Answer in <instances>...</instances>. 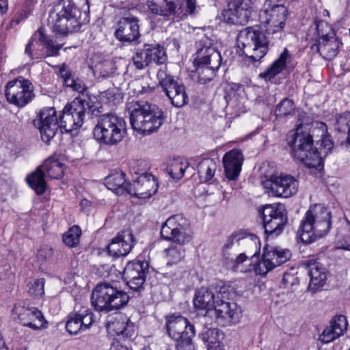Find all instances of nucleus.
Returning a JSON list of instances; mask_svg holds the SVG:
<instances>
[{"label":"nucleus","mask_w":350,"mask_h":350,"mask_svg":"<svg viewBox=\"0 0 350 350\" xmlns=\"http://www.w3.org/2000/svg\"><path fill=\"white\" fill-rule=\"evenodd\" d=\"M86 96L81 95V97H76L70 104L66 105L59 116V122L55 108H44L40 111L34 124L38 128L43 142L49 143L59 128L69 133L82 126L85 113L94 107L90 100L85 99Z\"/></svg>","instance_id":"1"},{"label":"nucleus","mask_w":350,"mask_h":350,"mask_svg":"<svg viewBox=\"0 0 350 350\" xmlns=\"http://www.w3.org/2000/svg\"><path fill=\"white\" fill-rule=\"evenodd\" d=\"M313 136L310 133L301 131L299 126L288 144L294 159L299 160L304 166L321 172L323 170V159L333 148L329 136L325 135L313 144Z\"/></svg>","instance_id":"2"},{"label":"nucleus","mask_w":350,"mask_h":350,"mask_svg":"<svg viewBox=\"0 0 350 350\" xmlns=\"http://www.w3.org/2000/svg\"><path fill=\"white\" fill-rule=\"evenodd\" d=\"M284 33L280 28L267 27L263 32L258 26L242 29L237 36V46L252 62L260 61L269 46L280 42Z\"/></svg>","instance_id":"3"},{"label":"nucleus","mask_w":350,"mask_h":350,"mask_svg":"<svg viewBox=\"0 0 350 350\" xmlns=\"http://www.w3.org/2000/svg\"><path fill=\"white\" fill-rule=\"evenodd\" d=\"M89 11L88 0H59L49 12L48 21L54 31L66 35L78 31Z\"/></svg>","instance_id":"4"},{"label":"nucleus","mask_w":350,"mask_h":350,"mask_svg":"<svg viewBox=\"0 0 350 350\" xmlns=\"http://www.w3.org/2000/svg\"><path fill=\"white\" fill-rule=\"evenodd\" d=\"M130 122L133 129L144 135L156 131L163 124V113L157 105L147 102H131L127 104Z\"/></svg>","instance_id":"5"},{"label":"nucleus","mask_w":350,"mask_h":350,"mask_svg":"<svg viewBox=\"0 0 350 350\" xmlns=\"http://www.w3.org/2000/svg\"><path fill=\"white\" fill-rule=\"evenodd\" d=\"M330 228L331 211L322 204H315L306 213L298 233L303 242L310 243L325 235Z\"/></svg>","instance_id":"6"},{"label":"nucleus","mask_w":350,"mask_h":350,"mask_svg":"<svg viewBox=\"0 0 350 350\" xmlns=\"http://www.w3.org/2000/svg\"><path fill=\"white\" fill-rule=\"evenodd\" d=\"M193 64L195 70H192L191 77L199 83L205 84L215 77V72L221 63L220 53L213 46L211 42L206 39L198 44Z\"/></svg>","instance_id":"7"},{"label":"nucleus","mask_w":350,"mask_h":350,"mask_svg":"<svg viewBox=\"0 0 350 350\" xmlns=\"http://www.w3.org/2000/svg\"><path fill=\"white\" fill-rule=\"evenodd\" d=\"M126 131V122L122 118L106 113L98 118L93 134L100 144L114 146L122 140Z\"/></svg>","instance_id":"8"},{"label":"nucleus","mask_w":350,"mask_h":350,"mask_svg":"<svg viewBox=\"0 0 350 350\" xmlns=\"http://www.w3.org/2000/svg\"><path fill=\"white\" fill-rule=\"evenodd\" d=\"M128 294L108 282L98 284L91 295V303L98 311L110 312L126 306Z\"/></svg>","instance_id":"9"},{"label":"nucleus","mask_w":350,"mask_h":350,"mask_svg":"<svg viewBox=\"0 0 350 350\" xmlns=\"http://www.w3.org/2000/svg\"><path fill=\"white\" fill-rule=\"evenodd\" d=\"M169 336L176 342L178 350H195L192 338L196 334L194 325L183 316L172 315L166 322Z\"/></svg>","instance_id":"10"},{"label":"nucleus","mask_w":350,"mask_h":350,"mask_svg":"<svg viewBox=\"0 0 350 350\" xmlns=\"http://www.w3.org/2000/svg\"><path fill=\"white\" fill-rule=\"evenodd\" d=\"M240 244L247 247L251 250L249 253L251 257L260 253V242L258 237L254 234L241 230L234 232L227 238L222 249L224 259L232 262V256L238 252L237 248Z\"/></svg>","instance_id":"11"},{"label":"nucleus","mask_w":350,"mask_h":350,"mask_svg":"<svg viewBox=\"0 0 350 350\" xmlns=\"http://www.w3.org/2000/svg\"><path fill=\"white\" fill-rule=\"evenodd\" d=\"M265 233L274 239L280 235L287 223V215L283 204H266L261 212Z\"/></svg>","instance_id":"12"},{"label":"nucleus","mask_w":350,"mask_h":350,"mask_svg":"<svg viewBox=\"0 0 350 350\" xmlns=\"http://www.w3.org/2000/svg\"><path fill=\"white\" fill-rule=\"evenodd\" d=\"M266 180L262 182L267 193L280 198H289L295 195L299 187L298 180L290 174H281L280 176L275 174L268 175L265 174Z\"/></svg>","instance_id":"13"},{"label":"nucleus","mask_w":350,"mask_h":350,"mask_svg":"<svg viewBox=\"0 0 350 350\" xmlns=\"http://www.w3.org/2000/svg\"><path fill=\"white\" fill-rule=\"evenodd\" d=\"M7 100L18 107H23L35 97L32 83L22 77L9 81L5 86Z\"/></svg>","instance_id":"14"},{"label":"nucleus","mask_w":350,"mask_h":350,"mask_svg":"<svg viewBox=\"0 0 350 350\" xmlns=\"http://www.w3.org/2000/svg\"><path fill=\"white\" fill-rule=\"evenodd\" d=\"M161 235L164 239L176 243H189L191 239L189 222L182 215L171 216L163 224Z\"/></svg>","instance_id":"15"},{"label":"nucleus","mask_w":350,"mask_h":350,"mask_svg":"<svg viewBox=\"0 0 350 350\" xmlns=\"http://www.w3.org/2000/svg\"><path fill=\"white\" fill-rule=\"evenodd\" d=\"M157 79L174 106L181 107L188 103L189 97L184 85L174 80V77L167 72L165 66L158 70Z\"/></svg>","instance_id":"16"},{"label":"nucleus","mask_w":350,"mask_h":350,"mask_svg":"<svg viewBox=\"0 0 350 350\" xmlns=\"http://www.w3.org/2000/svg\"><path fill=\"white\" fill-rule=\"evenodd\" d=\"M255 14L254 3L251 0H232L227 9L223 12L225 22L235 25H245Z\"/></svg>","instance_id":"17"},{"label":"nucleus","mask_w":350,"mask_h":350,"mask_svg":"<svg viewBox=\"0 0 350 350\" xmlns=\"http://www.w3.org/2000/svg\"><path fill=\"white\" fill-rule=\"evenodd\" d=\"M291 257L290 250L280 247H266L262 258L256 267V272L265 275L275 267L288 261Z\"/></svg>","instance_id":"18"},{"label":"nucleus","mask_w":350,"mask_h":350,"mask_svg":"<svg viewBox=\"0 0 350 350\" xmlns=\"http://www.w3.org/2000/svg\"><path fill=\"white\" fill-rule=\"evenodd\" d=\"M12 313L14 318H18L20 323L24 326L35 330L46 327L47 322L44 321L42 313L37 308L16 304Z\"/></svg>","instance_id":"19"},{"label":"nucleus","mask_w":350,"mask_h":350,"mask_svg":"<svg viewBox=\"0 0 350 350\" xmlns=\"http://www.w3.org/2000/svg\"><path fill=\"white\" fill-rule=\"evenodd\" d=\"M139 22L137 17L131 14L122 17L116 24V39L122 42H137L141 36Z\"/></svg>","instance_id":"20"},{"label":"nucleus","mask_w":350,"mask_h":350,"mask_svg":"<svg viewBox=\"0 0 350 350\" xmlns=\"http://www.w3.org/2000/svg\"><path fill=\"white\" fill-rule=\"evenodd\" d=\"M148 264L144 261H133L127 263L123 271V278L130 288L139 290L146 281Z\"/></svg>","instance_id":"21"},{"label":"nucleus","mask_w":350,"mask_h":350,"mask_svg":"<svg viewBox=\"0 0 350 350\" xmlns=\"http://www.w3.org/2000/svg\"><path fill=\"white\" fill-rule=\"evenodd\" d=\"M158 187L155 177L144 173L138 176L133 184H129L128 193L139 198H148L157 191Z\"/></svg>","instance_id":"22"},{"label":"nucleus","mask_w":350,"mask_h":350,"mask_svg":"<svg viewBox=\"0 0 350 350\" xmlns=\"http://www.w3.org/2000/svg\"><path fill=\"white\" fill-rule=\"evenodd\" d=\"M135 243L133 234L130 230H123L113 238L108 245L111 256H125L129 254Z\"/></svg>","instance_id":"23"},{"label":"nucleus","mask_w":350,"mask_h":350,"mask_svg":"<svg viewBox=\"0 0 350 350\" xmlns=\"http://www.w3.org/2000/svg\"><path fill=\"white\" fill-rule=\"evenodd\" d=\"M303 264L310 278L308 289L315 292L325 284L327 276V269L314 258L304 260Z\"/></svg>","instance_id":"24"},{"label":"nucleus","mask_w":350,"mask_h":350,"mask_svg":"<svg viewBox=\"0 0 350 350\" xmlns=\"http://www.w3.org/2000/svg\"><path fill=\"white\" fill-rule=\"evenodd\" d=\"M217 301L212 312L217 319H221L226 323H237L242 316V310L234 302H227L219 299L217 296Z\"/></svg>","instance_id":"25"},{"label":"nucleus","mask_w":350,"mask_h":350,"mask_svg":"<svg viewBox=\"0 0 350 350\" xmlns=\"http://www.w3.org/2000/svg\"><path fill=\"white\" fill-rule=\"evenodd\" d=\"M109 332L119 339L131 338L135 334L134 324L124 315L118 314L106 324Z\"/></svg>","instance_id":"26"},{"label":"nucleus","mask_w":350,"mask_h":350,"mask_svg":"<svg viewBox=\"0 0 350 350\" xmlns=\"http://www.w3.org/2000/svg\"><path fill=\"white\" fill-rule=\"evenodd\" d=\"M243 159L242 152L237 149H232L224 154L222 161L227 178L234 180L239 176Z\"/></svg>","instance_id":"27"},{"label":"nucleus","mask_w":350,"mask_h":350,"mask_svg":"<svg viewBox=\"0 0 350 350\" xmlns=\"http://www.w3.org/2000/svg\"><path fill=\"white\" fill-rule=\"evenodd\" d=\"M347 321L344 315L334 317L329 325L327 326L319 336V340L323 343H329L342 336L347 329Z\"/></svg>","instance_id":"28"},{"label":"nucleus","mask_w":350,"mask_h":350,"mask_svg":"<svg viewBox=\"0 0 350 350\" xmlns=\"http://www.w3.org/2000/svg\"><path fill=\"white\" fill-rule=\"evenodd\" d=\"M287 14L288 11L286 7L282 5H275L270 9H266L260 16L268 27L280 28L283 30L286 25Z\"/></svg>","instance_id":"29"},{"label":"nucleus","mask_w":350,"mask_h":350,"mask_svg":"<svg viewBox=\"0 0 350 350\" xmlns=\"http://www.w3.org/2000/svg\"><path fill=\"white\" fill-rule=\"evenodd\" d=\"M181 0H148L149 10L154 14L163 17L175 15L180 10Z\"/></svg>","instance_id":"30"},{"label":"nucleus","mask_w":350,"mask_h":350,"mask_svg":"<svg viewBox=\"0 0 350 350\" xmlns=\"http://www.w3.org/2000/svg\"><path fill=\"white\" fill-rule=\"evenodd\" d=\"M59 75L63 79V82L66 87L72 88L74 91L79 92L77 97H81V95L87 96L85 98L86 100H90L92 105L94 102L92 100L91 96L88 93V88L85 87L83 81L79 79H75L72 72L68 69L65 64L59 66Z\"/></svg>","instance_id":"31"},{"label":"nucleus","mask_w":350,"mask_h":350,"mask_svg":"<svg viewBox=\"0 0 350 350\" xmlns=\"http://www.w3.org/2000/svg\"><path fill=\"white\" fill-rule=\"evenodd\" d=\"M217 301L214 292L210 289L201 288L195 295L193 304L196 308L200 310H206L208 312H211L215 305Z\"/></svg>","instance_id":"32"},{"label":"nucleus","mask_w":350,"mask_h":350,"mask_svg":"<svg viewBox=\"0 0 350 350\" xmlns=\"http://www.w3.org/2000/svg\"><path fill=\"white\" fill-rule=\"evenodd\" d=\"M291 55L288 51L284 49L280 57L263 72H261L260 77L266 81L271 80L277 75L280 73L286 66L287 62L290 59Z\"/></svg>","instance_id":"33"},{"label":"nucleus","mask_w":350,"mask_h":350,"mask_svg":"<svg viewBox=\"0 0 350 350\" xmlns=\"http://www.w3.org/2000/svg\"><path fill=\"white\" fill-rule=\"evenodd\" d=\"M340 44L342 43L336 36L329 38H323L319 40L317 50L323 58L332 59L336 56Z\"/></svg>","instance_id":"34"},{"label":"nucleus","mask_w":350,"mask_h":350,"mask_svg":"<svg viewBox=\"0 0 350 350\" xmlns=\"http://www.w3.org/2000/svg\"><path fill=\"white\" fill-rule=\"evenodd\" d=\"M129 184L126 183L124 173L122 172H116L105 178L106 187L118 195L128 193Z\"/></svg>","instance_id":"35"},{"label":"nucleus","mask_w":350,"mask_h":350,"mask_svg":"<svg viewBox=\"0 0 350 350\" xmlns=\"http://www.w3.org/2000/svg\"><path fill=\"white\" fill-rule=\"evenodd\" d=\"M45 176L44 171L42 170V166H40L26 178L27 184L38 195H42L46 191V182L45 180Z\"/></svg>","instance_id":"36"},{"label":"nucleus","mask_w":350,"mask_h":350,"mask_svg":"<svg viewBox=\"0 0 350 350\" xmlns=\"http://www.w3.org/2000/svg\"><path fill=\"white\" fill-rule=\"evenodd\" d=\"M217 170V163L214 159L206 158L198 165V174L202 181L207 182L212 179Z\"/></svg>","instance_id":"37"},{"label":"nucleus","mask_w":350,"mask_h":350,"mask_svg":"<svg viewBox=\"0 0 350 350\" xmlns=\"http://www.w3.org/2000/svg\"><path fill=\"white\" fill-rule=\"evenodd\" d=\"M36 36H38V42L46 50V56H57L59 55V51L62 47V44H55L53 40L49 39L44 33L42 28L36 31Z\"/></svg>","instance_id":"38"},{"label":"nucleus","mask_w":350,"mask_h":350,"mask_svg":"<svg viewBox=\"0 0 350 350\" xmlns=\"http://www.w3.org/2000/svg\"><path fill=\"white\" fill-rule=\"evenodd\" d=\"M41 166L42 170L51 178L58 179L63 176L64 165L55 159H48Z\"/></svg>","instance_id":"39"},{"label":"nucleus","mask_w":350,"mask_h":350,"mask_svg":"<svg viewBox=\"0 0 350 350\" xmlns=\"http://www.w3.org/2000/svg\"><path fill=\"white\" fill-rule=\"evenodd\" d=\"M202 340L207 344L208 350L219 347L220 340L223 338V334L216 328H210L205 331L202 336Z\"/></svg>","instance_id":"40"},{"label":"nucleus","mask_w":350,"mask_h":350,"mask_svg":"<svg viewBox=\"0 0 350 350\" xmlns=\"http://www.w3.org/2000/svg\"><path fill=\"white\" fill-rule=\"evenodd\" d=\"M183 244L177 243L172 245L165 250L167 258V265H172L180 262L185 257Z\"/></svg>","instance_id":"41"},{"label":"nucleus","mask_w":350,"mask_h":350,"mask_svg":"<svg viewBox=\"0 0 350 350\" xmlns=\"http://www.w3.org/2000/svg\"><path fill=\"white\" fill-rule=\"evenodd\" d=\"M148 53L147 44H144L143 48L137 49L133 57V64L136 68L142 70L150 65Z\"/></svg>","instance_id":"42"},{"label":"nucleus","mask_w":350,"mask_h":350,"mask_svg":"<svg viewBox=\"0 0 350 350\" xmlns=\"http://www.w3.org/2000/svg\"><path fill=\"white\" fill-rule=\"evenodd\" d=\"M147 48H148L150 64L154 63L159 65L165 63L166 56L162 47L158 44H147Z\"/></svg>","instance_id":"43"},{"label":"nucleus","mask_w":350,"mask_h":350,"mask_svg":"<svg viewBox=\"0 0 350 350\" xmlns=\"http://www.w3.org/2000/svg\"><path fill=\"white\" fill-rule=\"evenodd\" d=\"M81 230L79 226H73L63 235L64 243L70 247H76L79 243Z\"/></svg>","instance_id":"44"},{"label":"nucleus","mask_w":350,"mask_h":350,"mask_svg":"<svg viewBox=\"0 0 350 350\" xmlns=\"http://www.w3.org/2000/svg\"><path fill=\"white\" fill-rule=\"evenodd\" d=\"M189 163L187 161L183 159H175L172 163L167 172L174 179H180L183 177L186 169L188 167Z\"/></svg>","instance_id":"45"},{"label":"nucleus","mask_w":350,"mask_h":350,"mask_svg":"<svg viewBox=\"0 0 350 350\" xmlns=\"http://www.w3.org/2000/svg\"><path fill=\"white\" fill-rule=\"evenodd\" d=\"M66 328L68 332L73 335L77 334L80 332L85 331L77 312L68 316Z\"/></svg>","instance_id":"46"},{"label":"nucleus","mask_w":350,"mask_h":350,"mask_svg":"<svg viewBox=\"0 0 350 350\" xmlns=\"http://www.w3.org/2000/svg\"><path fill=\"white\" fill-rule=\"evenodd\" d=\"M114 72V64L110 59H105L95 66V72H98L103 78L111 76Z\"/></svg>","instance_id":"47"},{"label":"nucleus","mask_w":350,"mask_h":350,"mask_svg":"<svg viewBox=\"0 0 350 350\" xmlns=\"http://www.w3.org/2000/svg\"><path fill=\"white\" fill-rule=\"evenodd\" d=\"M295 108L293 100L285 98L277 105L275 114L278 117L286 116L293 113Z\"/></svg>","instance_id":"48"},{"label":"nucleus","mask_w":350,"mask_h":350,"mask_svg":"<svg viewBox=\"0 0 350 350\" xmlns=\"http://www.w3.org/2000/svg\"><path fill=\"white\" fill-rule=\"evenodd\" d=\"M28 293L34 297H41L44 294V280L36 279L27 284Z\"/></svg>","instance_id":"49"},{"label":"nucleus","mask_w":350,"mask_h":350,"mask_svg":"<svg viewBox=\"0 0 350 350\" xmlns=\"http://www.w3.org/2000/svg\"><path fill=\"white\" fill-rule=\"evenodd\" d=\"M84 330L88 329L95 321V317L91 309L82 308L77 312Z\"/></svg>","instance_id":"50"},{"label":"nucleus","mask_w":350,"mask_h":350,"mask_svg":"<svg viewBox=\"0 0 350 350\" xmlns=\"http://www.w3.org/2000/svg\"><path fill=\"white\" fill-rule=\"evenodd\" d=\"M317 31L319 40L329 38L336 36L332 26L323 21H319L317 24Z\"/></svg>","instance_id":"51"},{"label":"nucleus","mask_w":350,"mask_h":350,"mask_svg":"<svg viewBox=\"0 0 350 350\" xmlns=\"http://www.w3.org/2000/svg\"><path fill=\"white\" fill-rule=\"evenodd\" d=\"M38 36H36V33L31 36L29 42L27 43L25 52L32 59H37L40 57H44V55H40L36 51V46L38 44Z\"/></svg>","instance_id":"52"},{"label":"nucleus","mask_w":350,"mask_h":350,"mask_svg":"<svg viewBox=\"0 0 350 350\" xmlns=\"http://www.w3.org/2000/svg\"><path fill=\"white\" fill-rule=\"evenodd\" d=\"M102 97L107 102L113 105L118 104L120 100H122V93L118 89H109L103 93Z\"/></svg>","instance_id":"53"},{"label":"nucleus","mask_w":350,"mask_h":350,"mask_svg":"<svg viewBox=\"0 0 350 350\" xmlns=\"http://www.w3.org/2000/svg\"><path fill=\"white\" fill-rule=\"evenodd\" d=\"M248 256L245 253L239 254L235 258L232 257V262L230 260H226L227 265H230L231 269L234 271L245 272L246 269L241 268V265L244 262L247 261Z\"/></svg>","instance_id":"54"},{"label":"nucleus","mask_w":350,"mask_h":350,"mask_svg":"<svg viewBox=\"0 0 350 350\" xmlns=\"http://www.w3.org/2000/svg\"><path fill=\"white\" fill-rule=\"evenodd\" d=\"M53 256L52 248L48 245H44L38 250L37 252V258L40 262H44Z\"/></svg>","instance_id":"55"},{"label":"nucleus","mask_w":350,"mask_h":350,"mask_svg":"<svg viewBox=\"0 0 350 350\" xmlns=\"http://www.w3.org/2000/svg\"><path fill=\"white\" fill-rule=\"evenodd\" d=\"M27 4L26 10L22 11L18 16L14 19L16 24H18L22 20L27 18L28 15L31 12V5L37 2V0H25Z\"/></svg>","instance_id":"56"},{"label":"nucleus","mask_w":350,"mask_h":350,"mask_svg":"<svg viewBox=\"0 0 350 350\" xmlns=\"http://www.w3.org/2000/svg\"><path fill=\"white\" fill-rule=\"evenodd\" d=\"M282 282L285 286H293L298 284L299 280L294 274L285 273L283 275Z\"/></svg>","instance_id":"57"},{"label":"nucleus","mask_w":350,"mask_h":350,"mask_svg":"<svg viewBox=\"0 0 350 350\" xmlns=\"http://www.w3.org/2000/svg\"><path fill=\"white\" fill-rule=\"evenodd\" d=\"M347 228L349 229V234L347 238H343L341 240L340 247L346 250H350V223L348 224Z\"/></svg>","instance_id":"58"},{"label":"nucleus","mask_w":350,"mask_h":350,"mask_svg":"<svg viewBox=\"0 0 350 350\" xmlns=\"http://www.w3.org/2000/svg\"><path fill=\"white\" fill-rule=\"evenodd\" d=\"M187 12L189 14H193L196 8V0H186Z\"/></svg>","instance_id":"59"},{"label":"nucleus","mask_w":350,"mask_h":350,"mask_svg":"<svg viewBox=\"0 0 350 350\" xmlns=\"http://www.w3.org/2000/svg\"><path fill=\"white\" fill-rule=\"evenodd\" d=\"M110 350H129V349L126 345H122L118 341H116L112 343Z\"/></svg>","instance_id":"60"},{"label":"nucleus","mask_w":350,"mask_h":350,"mask_svg":"<svg viewBox=\"0 0 350 350\" xmlns=\"http://www.w3.org/2000/svg\"><path fill=\"white\" fill-rule=\"evenodd\" d=\"M8 8V0H0V14H5Z\"/></svg>","instance_id":"61"},{"label":"nucleus","mask_w":350,"mask_h":350,"mask_svg":"<svg viewBox=\"0 0 350 350\" xmlns=\"http://www.w3.org/2000/svg\"><path fill=\"white\" fill-rule=\"evenodd\" d=\"M346 126L347 127V143L350 146V120L348 122H347Z\"/></svg>","instance_id":"62"},{"label":"nucleus","mask_w":350,"mask_h":350,"mask_svg":"<svg viewBox=\"0 0 350 350\" xmlns=\"http://www.w3.org/2000/svg\"><path fill=\"white\" fill-rule=\"evenodd\" d=\"M0 350H8L5 345V342L0 339Z\"/></svg>","instance_id":"63"},{"label":"nucleus","mask_w":350,"mask_h":350,"mask_svg":"<svg viewBox=\"0 0 350 350\" xmlns=\"http://www.w3.org/2000/svg\"><path fill=\"white\" fill-rule=\"evenodd\" d=\"M141 350H151L150 347H144L143 349H142Z\"/></svg>","instance_id":"64"}]
</instances>
